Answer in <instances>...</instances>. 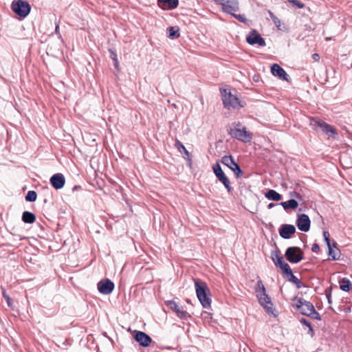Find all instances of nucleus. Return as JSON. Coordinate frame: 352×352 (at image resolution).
Segmentation results:
<instances>
[{"instance_id": "nucleus-18", "label": "nucleus", "mask_w": 352, "mask_h": 352, "mask_svg": "<svg viewBox=\"0 0 352 352\" xmlns=\"http://www.w3.org/2000/svg\"><path fill=\"white\" fill-rule=\"evenodd\" d=\"M50 182L56 190H59L65 186V179L63 174L56 173L51 177Z\"/></svg>"}, {"instance_id": "nucleus-10", "label": "nucleus", "mask_w": 352, "mask_h": 352, "mask_svg": "<svg viewBox=\"0 0 352 352\" xmlns=\"http://www.w3.org/2000/svg\"><path fill=\"white\" fill-rule=\"evenodd\" d=\"M213 172L217 178L224 185L228 192H231L232 188L230 186V182L226 174L223 171L220 164L217 162L212 167Z\"/></svg>"}, {"instance_id": "nucleus-35", "label": "nucleus", "mask_w": 352, "mask_h": 352, "mask_svg": "<svg viewBox=\"0 0 352 352\" xmlns=\"http://www.w3.org/2000/svg\"><path fill=\"white\" fill-rule=\"evenodd\" d=\"M270 15L274 22V23L277 26L279 27L280 25V21L276 16L272 12H269Z\"/></svg>"}, {"instance_id": "nucleus-33", "label": "nucleus", "mask_w": 352, "mask_h": 352, "mask_svg": "<svg viewBox=\"0 0 352 352\" xmlns=\"http://www.w3.org/2000/svg\"><path fill=\"white\" fill-rule=\"evenodd\" d=\"M2 294H3V298L6 299L8 307H11L12 306V299L10 298L9 295L6 294L5 290H3Z\"/></svg>"}, {"instance_id": "nucleus-26", "label": "nucleus", "mask_w": 352, "mask_h": 352, "mask_svg": "<svg viewBox=\"0 0 352 352\" xmlns=\"http://www.w3.org/2000/svg\"><path fill=\"white\" fill-rule=\"evenodd\" d=\"M175 146L177 148V150L185 155L184 157H189L190 153L187 151L186 147L183 145V144L178 140L175 141Z\"/></svg>"}, {"instance_id": "nucleus-22", "label": "nucleus", "mask_w": 352, "mask_h": 352, "mask_svg": "<svg viewBox=\"0 0 352 352\" xmlns=\"http://www.w3.org/2000/svg\"><path fill=\"white\" fill-rule=\"evenodd\" d=\"M265 196L269 200L280 201L282 199V195L274 190H269L265 194Z\"/></svg>"}, {"instance_id": "nucleus-3", "label": "nucleus", "mask_w": 352, "mask_h": 352, "mask_svg": "<svg viewBox=\"0 0 352 352\" xmlns=\"http://www.w3.org/2000/svg\"><path fill=\"white\" fill-rule=\"evenodd\" d=\"M216 3L222 6V9L224 12L231 14L234 18L238 19L240 22L245 23L246 18L244 15L233 14L232 12L239 10V1L238 0H213Z\"/></svg>"}, {"instance_id": "nucleus-11", "label": "nucleus", "mask_w": 352, "mask_h": 352, "mask_svg": "<svg viewBox=\"0 0 352 352\" xmlns=\"http://www.w3.org/2000/svg\"><path fill=\"white\" fill-rule=\"evenodd\" d=\"M313 125L319 127L324 133L333 139L338 136V133L334 127L320 119H314Z\"/></svg>"}, {"instance_id": "nucleus-50", "label": "nucleus", "mask_w": 352, "mask_h": 352, "mask_svg": "<svg viewBox=\"0 0 352 352\" xmlns=\"http://www.w3.org/2000/svg\"><path fill=\"white\" fill-rule=\"evenodd\" d=\"M114 65H115V67H118V63H116V62H114Z\"/></svg>"}, {"instance_id": "nucleus-5", "label": "nucleus", "mask_w": 352, "mask_h": 352, "mask_svg": "<svg viewBox=\"0 0 352 352\" xmlns=\"http://www.w3.org/2000/svg\"><path fill=\"white\" fill-rule=\"evenodd\" d=\"M12 10L19 17L25 18L31 10V6L27 1L14 0L11 3Z\"/></svg>"}, {"instance_id": "nucleus-48", "label": "nucleus", "mask_w": 352, "mask_h": 352, "mask_svg": "<svg viewBox=\"0 0 352 352\" xmlns=\"http://www.w3.org/2000/svg\"><path fill=\"white\" fill-rule=\"evenodd\" d=\"M55 32L56 34H59V25H56Z\"/></svg>"}, {"instance_id": "nucleus-49", "label": "nucleus", "mask_w": 352, "mask_h": 352, "mask_svg": "<svg viewBox=\"0 0 352 352\" xmlns=\"http://www.w3.org/2000/svg\"><path fill=\"white\" fill-rule=\"evenodd\" d=\"M80 188V186H75L73 188V190H77V188Z\"/></svg>"}, {"instance_id": "nucleus-21", "label": "nucleus", "mask_w": 352, "mask_h": 352, "mask_svg": "<svg viewBox=\"0 0 352 352\" xmlns=\"http://www.w3.org/2000/svg\"><path fill=\"white\" fill-rule=\"evenodd\" d=\"M272 259L276 267H280L283 265L286 262L283 260V257L281 255L280 251H274L272 252Z\"/></svg>"}, {"instance_id": "nucleus-34", "label": "nucleus", "mask_w": 352, "mask_h": 352, "mask_svg": "<svg viewBox=\"0 0 352 352\" xmlns=\"http://www.w3.org/2000/svg\"><path fill=\"white\" fill-rule=\"evenodd\" d=\"M289 3L294 4L298 8H303L305 7V4L300 2L298 0H287Z\"/></svg>"}, {"instance_id": "nucleus-41", "label": "nucleus", "mask_w": 352, "mask_h": 352, "mask_svg": "<svg viewBox=\"0 0 352 352\" xmlns=\"http://www.w3.org/2000/svg\"><path fill=\"white\" fill-rule=\"evenodd\" d=\"M110 52H111V58L113 60L114 62H116V63H118V59H117L116 54L114 52H113L112 50H110Z\"/></svg>"}, {"instance_id": "nucleus-43", "label": "nucleus", "mask_w": 352, "mask_h": 352, "mask_svg": "<svg viewBox=\"0 0 352 352\" xmlns=\"http://www.w3.org/2000/svg\"><path fill=\"white\" fill-rule=\"evenodd\" d=\"M185 158L187 159V161H188V166L191 168L192 167V160H191V157H190V155H189V157H184Z\"/></svg>"}, {"instance_id": "nucleus-1", "label": "nucleus", "mask_w": 352, "mask_h": 352, "mask_svg": "<svg viewBox=\"0 0 352 352\" xmlns=\"http://www.w3.org/2000/svg\"><path fill=\"white\" fill-rule=\"evenodd\" d=\"M197 296L204 308H209L211 305V299L209 297L210 290L207 284L200 280L195 282Z\"/></svg>"}, {"instance_id": "nucleus-23", "label": "nucleus", "mask_w": 352, "mask_h": 352, "mask_svg": "<svg viewBox=\"0 0 352 352\" xmlns=\"http://www.w3.org/2000/svg\"><path fill=\"white\" fill-rule=\"evenodd\" d=\"M279 204L282 206L285 210L288 209L294 210L298 206L297 201L294 199H291L287 201L280 202Z\"/></svg>"}, {"instance_id": "nucleus-37", "label": "nucleus", "mask_w": 352, "mask_h": 352, "mask_svg": "<svg viewBox=\"0 0 352 352\" xmlns=\"http://www.w3.org/2000/svg\"><path fill=\"white\" fill-rule=\"evenodd\" d=\"M287 276L288 278V281L292 282V283L297 282V280L298 279L296 276L294 275L292 272L290 273V274L287 275Z\"/></svg>"}, {"instance_id": "nucleus-31", "label": "nucleus", "mask_w": 352, "mask_h": 352, "mask_svg": "<svg viewBox=\"0 0 352 352\" xmlns=\"http://www.w3.org/2000/svg\"><path fill=\"white\" fill-rule=\"evenodd\" d=\"M280 268L281 269L282 272L286 276L290 274V273L292 272L291 267L287 263H285L283 265L280 266Z\"/></svg>"}, {"instance_id": "nucleus-29", "label": "nucleus", "mask_w": 352, "mask_h": 352, "mask_svg": "<svg viewBox=\"0 0 352 352\" xmlns=\"http://www.w3.org/2000/svg\"><path fill=\"white\" fill-rule=\"evenodd\" d=\"M37 194L34 190H30L25 196V200L30 202H34L36 200Z\"/></svg>"}, {"instance_id": "nucleus-39", "label": "nucleus", "mask_w": 352, "mask_h": 352, "mask_svg": "<svg viewBox=\"0 0 352 352\" xmlns=\"http://www.w3.org/2000/svg\"><path fill=\"white\" fill-rule=\"evenodd\" d=\"M300 322L301 324L309 327V326H311L310 322H309L307 319L302 318L300 320Z\"/></svg>"}, {"instance_id": "nucleus-19", "label": "nucleus", "mask_w": 352, "mask_h": 352, "mask_svg": "<svg viewBox=\"0 0 352 352\" xmlns=\"http://www.w3.org/2000/svg\"><path fill=\"white\" fill-rule=\"evenodd\" d=\"M271 72L274 76H278L280 79L288 81L287 74L279 65L276 63L273 64L271 67Z\"/></svg>"}, {"instance_id": "nucleus-25", "label": "nucleus", "mask_w": 352, "mask_h": 352, "mask_svg": "<svg viewBox=\"0 0 352 352\" xmlns=\"http://www.w3.org/2000/svg\"><path fill=\"white\" fill-rule=\"evenodd\" d=\"M167 31L168 32V38L170 39H175L179 37V29L177 26H173V27H169L167 29Z\"/></svg>"}, {"instance_id": "nucleus-27", "label": "nucleus", "mask_w": 352, "mask_h": 352, "mask_svg": "<svg viewBox=\"0 0 352 352\" xmlns=\"http://www.w3.org/2000/svg\"><path fill=\"white\" fill-rule=\"evenodd\" d=\"M158 1L167 5L170 10L176 8L179 4V0H158Z\"/></svg>"}, {"instance_id": "nucleus-28", "label": "nucleus", "mask_w": 352, "mask_h": 352, "mask_svg": "<svg viewBox=\"0 0 352 352\" xmlns=\"http://www.w3.org/2000/svg\"><path fill=\"white\" fill-rule=\"evenodd\" d=\"M340 288L342 291L349 292L351 288V283L347 278H344L340 282Z\"/></svg>"}, {"instance_id": "nucleus-15", "label": "nucleus", "mask_w": 352, "mask_h": 352, "mask_svg": "<svg viewBox=\"0 0 352 352\" xmlns=\"http://www.w3.org/2000/svg\"><path fill=\"white\" fill-rule=\"evenodd\" d=\"M311 221L307 214H298L296 219V226L302 232H308L310 229Z\"/></svg>"}, {"instance_id": "nucleus-14", "label": "nucleus", "mask_w": 352, "mask_h": 352, "mask_svg": "<svg viewBox=\"0 0 352 352\" xmlns=\"http://www.w3.org/2000/svg\"><path fill=\"white\" fill-rule=\"evenodd\" d=\"M114 283L109 279H102L97 284V287L100 293L102 294H109L114 289Z\"/></svg>"}, {"instance_id": "nucleus-42", "label": "nucleus", "mask_w": 352, "mask_h": 352, "mask_svg": "<svg viewBox=\"0 0 352 352\" xmlns=\"http://www.w3.org/2000/svg\"><path fill=\"white\" fill-rule=\"evenodd\" d=\"M294 284L296 285L297 289H300L303 286V285L300 279H298L297 282H295Z\"/></svg>"}, {"instance_id": "nucleus-8", "label": "nucleus", "mask_w": 352, "mask_h": 352, "mask_svg": "<svg viewBox=\"0 0 352 352\" xmlns=\"http://www.w3.org/2000/svg\"><path fill=\"white\" fill-rule=\"evenodd\" d=\"M256 296L258 299L259 304L263 307L265 311L268 314H272L276 316L274 312V309L273 308V303L271 300L270 297L266 294V292L259 293L256 294Z\"/></svg>"}, {"instance_id": "nucleus-24", "label": "nucleus", "mask_w": 352, "mask_h": 352, "mask_svg": "<svg viewBox=\"0 0 352 352\" xmlns=\"http://www.w3.org/2000/svg\"><path fill=\"white\" fill-rule=\"evenodd\" d=\"M22 221L25 223H33L36 221V216L31 212L25 211L22 214Z\"/></svg>"}, {"instance_id": "nucleus-9", "label": "nucleus", "mask_w": 352, "mask_h": 352, "mask_svg": "<svg viewBox=\"0 0 352 352\" xmlns=\"http://www.w3.org/2000/svg\"><path fill=\"white\" fill-rule=\"evenodd\" d=\"M221 163L232 170L236 177L240 178L243 175V171L239 165L234 161L232 155H225L221 158Z\"/></svg>"}, {"instance_id": "nucleus-46", "label": "nucleus", "mask_w": 352, "mask_h": 352, "mask_svg": "<svg viewBox=\"0 0 352 352\" xmlns=\"http://www.w3.org/2000/svg\"><path fill=\"white\" fill-rule=\"evenodd\" d=\"M294 196L298 199H302V196L298 192H294Z\"/></svg>"}, {"instance_id": "nucleus-7", "label": "nucleus", "mask_w": 352, "mask_h": 352, "mask_svg": "<svg viewBox=\"0 0 352 352\" xmlns=\"http://www.w3.org/2000/svg\"><path fill=\"white\" fill-rule=\"evenodd\" d=\"M285 256L289 263H297L302 260L303 252L300 248L289 247L285 251Z\"/></svg>"}, {"instance_id": "nucleus-40", "label": "nucleus", "mask_w": 352, "mask_h": 352, "mask_svg": "<svg viewBox=\"0 0 352 352\" xmlns=\"http://www.w3.org/2000/svg\"><path fill=\"white\" fill-rule=\"evenodd\" d=\"M310 317H311L312 318L314 319H316V320H320V316L319 314V313H318L316 309H314V311L313 312V314L312 316H309Z\"/></svg>"}, {"instance_id": "nucleus-44", "label": "nucleus", "mask_w": 352, "mask_h": 352, "mask_svg": "<svg viewBox=\"0 0 352 352\" xmlns=\"http://www.w3.org/2000/svg\"><path fill=\"white\" fill-rule=\"evenodd\" d=\"M312 58L316 61H319L320 60V56L316 53L312 54Z\"/></svg>"}, {"instance_id": "nucleus-38", "label": "nucleus", "mask_w": 352, "mask_h": 352, "mask_svg": "<svg viewBox=\"0 0 352 352\" xmlns=\"http://www.w3.org/2000/svg\"><path fill=\"white\" fill-rule=\"evenodd\" d=\"M311 250L314 252L318 253L320 251V246L318 243H314L311 248Z\"/></svg>"}, {"instance_id": "nucleus-12", "label": "nucleus", "mask_w": 352, "mask_h": 352, "mask_svg": "<svg viewBox=\"0 0 352 352\" xmlns=\"http://www.w3.org/2000/svg\"><path fill=\"white\" fill-rule=\"evenodd\" d=\"M166 306H168L171 310H173L178 318L182 320H187L190 317V315L182 307H179L174 300H166L165 302Z\"/></svg>"}, {"instance_id": "nucleus-4", "label": "nucleus", "mask_w": 352, "mask_h": 352, "mask_svg": "<svg viewBox=\"0 0 352 352\" xmlns=\"http://www.w3.org/2000/svg\"><path fill=\"white\" fill-rule=\"evenodd\" d=\"M234 124H235V127L230 129L228 131V133L232 138L243 142H249L252 140V134L246 131L245 127L239 128L241 126L240 122L234 123Z\"/></svg>"}, {"instance_id": "nucleus-30", "label": "nucleus", "mask_w": 352, "mask_h": 352, "mask_svg": "<svg viewBox=\"0 0 352 352\" xmlns=\"http://www.w3.org/2000/svg\"><path fill=\"white\" fill-rule=\"evenodd\" d=\"M258 292H259V293H262V292H266L265 290V287L262 282L261 280H259L257 281L256 283V294H258Z\"/></svg>"}, {"instance_id": "nucleus-47", "label": "nucleus", "mask_w": 352, "mask_h": 352, "mask_svg": "<svg viewBox=\"0 0 352 352\" xmlns=\"http://www.w3.org/2000/svg\"><path fill=\"white\" fill-rule=\"evenodd\" d=\"M276 205V204L270 203V204H269V205H268V206H267V207H268V208H270H270H274Z\"/></svg>"}, {"instance_id": "nucleus-16", "label": "nucleus", "mask_w": 352, "mask_h": 352, "mask_svg": "<svg viewBox=\"0 0 352 352\" xmlns=\"http://www.w3.org/2000/svg\"><path fill=\"white\" fill-rule=\"evenodd\" d=\"M135 340L143 347L148 346L152 342L151 338L143 331H136L134 336Z\"/></svg>"}, {"instance_id": "nucleus-45", "label": "nucleus", "mask_w": 352, "mask_h": 352, "mask_svg": "<svg viewBox=\"0 0 352 352\" xmlns=\"http://www.w3.org/2000/svg\"><path fill=\"white\" fill-rule=\"evenodd\" d=\"M308 333L311 336L313 337L314 336V329L312 328L311 326H309V330H308Z\"/></svg>"}, {"instance_id": "nucleus-13", "label": "nucleus", "mask_w": 352, "mask_h": 352, "mask_svg": "<svg viewBox=\"0 0 352 352\" xmlns=\"http://www.w3.org/2000/svg\"><path fill=\"white\" fill-rule=\"evenodd\" d=\"M246 41L248 44L258 46H265V39L255 30H251L246 36Z\"/></svg>"}, {"instance_id": "nucleus-2", "label": "nucleus", "mask_w": 352, "mask_h": 352, "mask_svg": "<svg viewBox=\"0 0 352 352\" xmlns=\"http://www.w3.org/2000/svg\"><path fill=\"white\" fill-rule=\"evenodd\" d=\"M220 91L225 108L240 109L243 107V104L237 96L232 94L230 89H221Z\"/></svg>"}, {"instance_id": "nucleus-36", "label": "nucleus", "mask_w": 352, "mask_h": 352, "mask_svg": "<svg viewBox=\"0 0 352 352\" xmlns=\"http://www.w3.org/2000/svg\"><path fill=\"white\" fill-rule=\"evenodd\" d=\"M326 297L327 298L329 304H331V287H329L325 290Z\"/></svg>"}, {"instance_id": "nucleus-17", "label": "nucleus", "mask_w": 352, "mask_h": 352, "mask_svg": "<svg viewBox=\"0 0 352 352\" xmlns=\"http://www.w3.org/2000/svg\"><path fill=\"white\" fill-rule=\"evenodd\" d=\"M295 232L296 228L292 224H283L279 228V234L285 239H290Z\"/></svg>"}, {"instance_id": "nucleus-6", "label": "nucleus", "mask_w": 352, "mask_h": 352, "mask_svg": "<svg viewBox=\"0 0 352 352\" xmlns=\"http://www.w3.org/2000/svg\"><path fill=\"white\" fill-rule=\"evenodd\" d=\"M292 301L294 303V306H295L296 310L301 314L307 316H312L314 311V306L311 302L303 300L301 298H298L297 296L294 297Z\"/></svg>"}, {"instance_id": "nucleus-20", "label": "nucleus", "mask_w": 352, "mask_h": 352, "mask_svg": "<svg viewBox=\"0 0 352 352\" xmlns=\"http://www.w3.org/2000/svg\"><path fill=\"white\" fill-rule=\"evenodd\" d=\"M328 249H329L328 254L330 257V259L332 261L339 260L341 254H340V251L337 248V243L333 242V243L332 244V246H331L330 248H328Z\"/></svg>"}, {"instance_id": "nucleus-32", "label": "nucleus", "mask_w": 352, "mask_h": 352, "mask_svg": "<svg viewBox=\"0 0 352 352\" xmlns=\"http://www.w3.org/2000/svg\"><path fill=\"white\" fill-rule=\"evenodd\" d=\"M323 236L324 239L328 246V248H330L332 246V244L331 243L330 237H329V233L327 231L323 232Z\"/></svg>"}]
</instances>
